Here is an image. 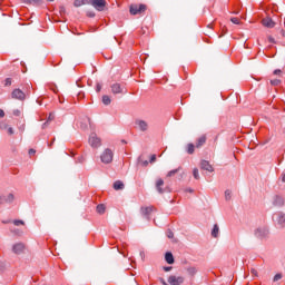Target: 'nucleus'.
Segmentation results:
<instances>
[{
	"label": "nucleus",
	"mask_w": 285,
	"mask_h": 285,
	"mask_svg": "<svg viewBox=\"0 0 285 285\" xmlns=\"http://www.w3.org/2000/svg\"><path fill=\"white\" fill-rule=\"evenodd\" d=\"M89 3L98 12H104V10H106V6H108V2H106V0H89Z\"/></svg>",
	"instance_id": "3"
},
{
	"label": "nucleus",
	"mask_w": 285,
	"mask_h": 285,
	"mask_svg": "<svg viewBox=\"0 0 285 285\" xmlns=\"http://www.w3.org/2000/svg\"><path fill=\"white\" fill-rule=\"evenodd\" d=\"M193 175H194V178L199 179V169L198 168H194L193 169Z\"/></svg>",
	"instance_id": "30"
},
{
	"label": "nucleus",
	"mask_w": 285,
	"mask_h": 285,
	"mask_svg": "<svg viewBox=\"0 0 285 285\" xmlns=\"http://www.w3.org/2000/svg\"><path fill=\"white\" fill-rule=\"evenodd\" d=\"M168 284H170V285H181V284H184V277L171 275V276L168 277Z\"/></svg>",
	"instance_id": "11"
},
{
	"label": "nucleus",
	"mask_w": 285,
	"mask_h": 285,
	"mask_svg": "<svg viewBox=\"0 0 285 285\" xmlns=\"http://www.w3.org/2000/svg\"><path fill=\"white\" fill-rule=\"evenodd\" d=\"M165 273H170V271H173V266H165L163 267Z\"/></svg>",
	"instance_id": "37"
},
{
	"label": "nucleus",
	"mask_w": 285,
	"mask_h": 285,
	"mask_svg": "<svg viewBox=\"0 0 285 285\" xmlns=\"http://www.w3.org/2000/svg\"><path fill=\"white\" fill-rule=\"evenodd\" d=\"M122 144H126V140H122Z\"/></svg>",
	"instance_id": "58"
},
{
	"label": "nucleus",
	"mask_w": 285,
	"mask_h": 285,
	"mask_svg": "<svg viewBox=\"0 0 285 285\" xmlns=\"http://www.w3.org/2000/svg\"><path fill=\"white\" fill-rule=\"evenodd\" d=\"M87 17H90L92 19L95 17V12L94 11H88Z\"/></svg>",
	"instance_id": "41"
},
{
	"label": "nucleus",
	"mask_w": 285,
	"mask_h": 285,
	"mask_svg": "<svg viewBox=\"0 0 285 285\" xmlns=\"http://www.w3.org/2000/svg\"><path fill=\"white\" fill-rule=\"evenodd\" d=\"M273 204L278 208H282V206H284V198L282 196H275Z\"/></svg>",
	"instance_id": "16"
},
{
	"label": "nucleus",
	"mask_w": 285,
	"mask_h": 285,
	"mask_svg": "<svg viewBox=\"0 0 285 285\" xmlns=\"http://www.w3.org/2000/svg\"><path fill=\"white\" fill-rule=\"evenodd\" d=\"M4 86H12V79L11 78H7L4 80Z\"/></svg>",
	"instance_id": "34"
},
{
	"label": "nucleus",
	"mask_w": 285,
	"mask_h": 285,
	"mask_svg": "<svg viewBox=\"0 0 285 285\" xmlns=\"http://www.w3.org/2000/svg\"><path fill=\"white\" fill-rule=\"evenodd\" d=\"M8 134H9V135H14V129H13L12 127H9V128H8Z\"/></svg>",
	"instance_id": "43"
},
{
	"label": "nucleus",
	"mask_w": 285,
	"mask_h": 285,
	"mask_svg": "<svg viewBox=\"0 0 285 285\" xmlns=\"http://www.w3.org/2000/svg\"><path fill=\"white\" fill-rule=\"evenodd\" d=\"M47 1H49V3H52V1H55V0H47Z\"/></svg>",
	"instance_id": "57"
},
{
	"label": "nucleus",
	"mask_w": 285,
	"mask_h": 285,
	"mask_svg": "<svg viewBox=\"0 0 285 285\" xmlns=\"http://www.w3.org/2000/svg\"><path fill=\"white\" fill-rule=\"evenodd\" d=\"M205 144H206V136H203V137L198 138L196 148H202V146H204Z\"/></svg>",
	"instance_id": "22"
},
{
	"label": "nucleus",
	"mask_w": 285,
	"mask_h": 285,
	"mask_svg": "<svg viewBox=\"0 0 285 285\" xmlns=\"http://www.w3.org/2000/svg\"><path fill=\"white\" fill-rule=\"evenodd\" d=\"M135 128H136V130H139L140 132H147V130L149 128L148 121L142 120V119H136Z\"/></svg>",
	"instance_id": "5"
},
{
	"label": "nucleus",
	"mask_w": 285,
	"mask_h": 285,
	"mask_svg": "<svg viewBox=\"0 0 285 285\" xmlns=\"http://www.w3.org/2000/svg\"><path fill=\"white\" fill-rule=\"evenodd\" d=\"M129 12L132 16L141 14L142 12H146V4H131L129 7Z\"/></svg>",
	"instance_id": "4"
},
{
	"label": "nucleus",
	"mask_w": 285,
	"mask_h": 285,
	"mask_svg": "<svg viewBox=\"0 0 285 285\" xmlns=\"http://www.w3.org/2000/svg\"><path fill=\"white\" fill-rule=\"evenodd\" d=\"M14 202V195L0 196V204H12Z\"/></svg>",
	"instance_id": "14"
},
{
	"label": "nucleus",
	"mask_w": 285,
	"mask_h": 285,
	"mask_svg": "<svg viewBox=\"0 0 285 285\" xmlns=\"http://www.w3.org/2000/svg\"><path fill=\"white\" fill-rule=\"evenodd\" d=\"M124 181H121V180H116L115 183H114V189L115 190H124Z\"/></svg>",
	"instance_id": "19"
},
{
	"label": "nucleus",
	"mask_w": 285,
	"mask_h": 285,
	"mask_svg": "<svg viewBox=\"0 0 285 285\" xmlns=\"http://www.w3.org/2000/svg\"><path fill=\"white\" fill-rule=\"evenodd\" d=\"M89 145L91 148H99L101 146V138H99L95 132L90 134Z\"/></svg>",
	"instance_id": "7"
},
{
	"label": "nucleus",
	"mask_w": 285,
	"mask_h": 285,
	"mask_svg": "<svg viewBox=\"0 0 285 285\" xmlns=\"http://www.w3.org/2000/svg\"><path fill=\"white\" fill-rule=\"evenodd\" d=\"M52 119H55V116L52 114H50L47 121L50 122V121H52Z\"/></svg>",
	"instance_id": "45"
},
{
	"label": "nucleus",
	"mask_w": 285,
	"mask_h": 285,
	"mask_svg": "<svg viewBox=\"0 0 285 285\" xmlns=\"http://www.w3.org/2000/svg\"><path fill=\"white\" fill-rule=\"evenodd\" d=\"M195 153V145L194 144H188L187 145V154L193 155Z\"/></svg>",
	"instance_id": "25"
},
{
	"label": "nucleus",
	"mask_w": 285,
	"mask_h": 285,
	"mask_svg": "<svg viewBox=\"0 0 285 285\" xmlns=\"http://www.w3.org/2000/svg\"><path fill=\"white\" fill-rule=\"evenodd\" d=\"M269 230L268 227L264 226V227H257L254 230V235L257 239H267L268 235H269Z\"/></svg>",
	"instance_id": "2"
},
{
	"label": "nucleus",
	"mask_w": 285,
	"mask_h": 285,
	"mask_svg": "<svg viewBox=\"0 0 285 285\" xmlns=\"http://www.w3.org/2000/svg\"><path fill=\"white\" fill-rule=\"evenodd\" d=\"M268 41H269V43H275V38L268 37Z\"/></svg>",
	"instance_id": "47"
},
{
	"label": "nucleus",
	"mask_w": 285,
	"mask_h": 285,
	"mask_svg": "<svg viewBox=\"0 0 285 285\" xmlns=\"http://www.w3.org/2000/svg\"><path fill=\"white\" fill-rule=\"evenodd\" d=\"M14 226H23V220L16 219L13 220Z\"/></svg>",
	"instance_id": "33"
},
{
	"label": "nucleus",
	"mask_w": 285,
	"mask_h": 285,
	"mask_svg": "<svg viewBox=\"0 0 285 285\" xmlns=\"http://www.w3.org/2000/svg\"><path fill=\"white\" fill-rule=\"evenodd\" d=\"M66 13V7H60V14Z\"/></svg>",
	"instance_id": "46"
},
{
	"label": "nucleus",
	"mask_w": 285,
	"mask_h": 285,
	"mask_svg": "<svg viewBox=\"0 0 285 285\" xmlns=\"http://www.w3.org/2000/svg\"><path fill=\"white\" fill-rule=\"evenodd\" d=\"M140 255H144V253H142V252H140Z\"/></svg>",
	"instance_id": "59"
},
{
	"label": "nucleus",
	"mask_w": 285,
	"mask_h": 285,
	"mask_svg": "<svg viewBox=\"0 0 285 285\" xmlns=\"http://www.w3.org/2000/svg\"><path fill=\"white\" fill-rule=\"evenodd\" d=\"M282 181L285 184V173L282 176Z\"/></svg>",
	"instance_id": "56"
},
{
	"label": "nucleus",
	"mask_w": 285,
	"mask_h": 285,
	"mask_svg": "<svg viewBox=\"0 0 285 285\" xmlns=\"http://www.w3.org/2000/svg\"><path fill=\"white\" fill-rule=\"evenodd\" d=\"M138 164L142 167L148 166V160H142L141 157L138 158Z\"/></svg>",
	"instance_id": "29"
},
{
	"label": "nucleus",
	"mask_w": 285,
	"mask_h": 285,
	"mask_svg": "<svg viewBox=\"0 0 285 285\" xmlns=\"http://www.w3.org/2000/svg\"><path fill=\"white\" fill-rule=\"evenodd\" d=\"M52 144H55V138L52 139L51 144H48L49 148H52Z\"/></svg>",
	"instance_id": "55"
},
{
	"label": "nucleus",
	"mask_w": 285,
	"mask_h": 285,
	"mask_svg": "<svg viewBox=\"0 0 285 285\" xmlns=\"http://www.w3.org/2000/svg\"><path fill=\"white\" fill-rule=\"evenodd\" d=\"M63 101H66V99L59 97V102H60V104H63Z\"/></svg>",
	"instance_id": "54"
},
{
	"label": "nucleus",
	"mask_w": 285,
	"mask_h": 285,
	"mask_svg": "<svg viewBox=\"0 0 285 285\" xmlns=\"http://www.w3.org/2000/svg\"><path fill=\"white\" fill-rule=\"evenodd\" d=\"M212 237H219V225L215 224L213 229H212Z\"/></svg>",
	"instance_id": "20"
},
{
	"label": "nucleus",
	"mask_w": 285,
	"mask_h": 285,
	"mask_svg": "<svg viewBox=\"0 0 285 285\" xmlns=\"http://www.w3.org/2000/svg\"><path fill=\"white\" fill-rule=\"evenodd\" d=\"M232 197H233V191H230V189L225 190L226 202H230Z\"/></svg>",
	"instance_id": "26"
},
{
	"label": "nucleus",
	"mask_w": 285,
	"mask_h": 285,
	"mask_svg": "<svg viewBox=\"0 0 285 285\" xmlns=\"http://www.w3.org/2000/svg\"><path fill=\"white\" fill-rule=\"evenodd\" d=\"M168 239H173L175 237V233H173V230L168 229L166 233Z\"/></svg>",
	"instance_id": "31"
},
{
	"label": "nucleus",
	"mask_w": 285,
	"mask_h": 285,
	"mask_svg": "<svg viewBox=\"0 0 285 285\" xmlns=\"http://www.w3.org/2000/svg\"><path fill=\"white\" fill-rule=\"evenodd\" d=\"M232 23H235V26H239V20L237 18L230 19Z\"/></svg>",
	"instance_id": "36"
},
{
	"label": "nucleus",
	"mask_w": 285,
	"mask_h": 285,
	"mask_svg": "<svg viewBox=\"0 0 285 285\" xmlns=\"http://www.w3.org/2000/svg\"><path fill=\"white\" fill-rule=\"evenodd\" d=\"M13 115H14L16 117H19V116L21 115V110L14 109V110H13Z\"/></svg>",
	"instance_id": "39"
},
{
	"label": "nucleus",
	"mask_w": 285,
	"mask_h": 285,
	"mask_svg": "<svg viewBox=\"0 0 285 285\" xmlns=\"http://www.w3.org/2000/svg\"><path fill=\"white\" fill-rule=\"evenodd\" d=\"M185 193H194L193 188L185 189Z\"/></svg>",
	"instance_id": "53"
},
{
	"label": "nucleus",
	"mask_w": 285,
	"mask_h": 285,
	"mask_svg": "<svg viewBox=\"0 0 285 285\" xmlns=\"http://www.w3.org/2000/svg\"><path fill=\"white\" fill-rule=\"evenodd\" d=\"M161 186H164V179L159 178L156 181V189H157V193H159V195H164V193H170V188L168 187L161 188Z\"/></svg>",
	"instance_id": "10"
},
{
	"label": "nucleus",
	"mask_w": 285,
	"mask_h": 285,
	"mask_svg": "<svg viewBox=\"0 0 285 285\" xmlns=\"http://www.w3.org/2000/svg\"><path fill=\"white\" fill-rule=\"evenodd\" d=\"M35 153H37V150H35V149H29V155H35Z\"/></svg>",
	"instance_id": "52"
},
{
	"label": "nucleus",
	"mask_w": 285,
	"mask_h": 285,
	"mask_svg": "<svg viewBox=\"0 0 285 285\" xmlns=\"http://www.w3.org/2000/svg\"><path fill=\"white\" fill-rule=\"evenodd\" d=\"M149 161H150V164H154V161H157V155H151Z\"/></svg>",
	"instance_id": "38"
},
{
	"label": "nucleus",
	"mask_w": 285,
	"mask_h": 285,
	"mask_svg": "<svg viewBox=\"0 0 285 285\" xmlns=\"http://www.w3.org/2000/svg\"><path fill=\"white\" fill-rule=\"evenodd\" d=\"M140 213L145 217V219H150V213H153V207H141Z\"/></svg>",
	"instance_id": "15"
},
{
	"label": "nucleus",
	"mask_w": 285,
	"mask_h": 285,
	"mask_svg": "<svg viewBox=\"0 0 285 285\" xmlns=\"http://www.w3.org/2000/svg\"><path fill=\"white\" fill-rule=\"evenodd\" d=\"M274 75H282V71L279 69H275Z\"/></svg>",
	"instance_id": "50"
},
{
	"label": "nucleus",
	"mask_w": 285,
	"mask_h": 285,
	"mask_svg": "<svg viewBox=\"0 0 285 285\" xmlns=\"http://www.w3.org/2000/svg\"><path fill=\"white\" fill-rule=\"evenodd\" d=\"M181 170V167H178L177 169H173L167 173V177H174V175H177V173Z\"/></svg>",
	"instance_id": "27"
},
{
	"label": "nucleus",
	"mask_w": 285,
	"mask_h": 285,
	"mask_svg": "<svg viewBox=\"0 0 285 285\" xmlns=\"http://www.w3.org/2000/svg\"><path fill=\"white\" fill-rule=\"evenodd\" d=\"M114 157L115 153H112V149L106 148L100 155V160L102 164H112Z\"/></svg>",
	"instance_id": "1"
},
{
	"label": "nucleus",
	"mask_w": 285,
	"mask_h": 285,
	"mask_svg": "<svg viewBox=\"0 0 285 285\" xmlns=\"http://www.w3.org/2000/svg\"><path fill=\"white\" fill-rule=\"evenodd\" d=\"M111 92L112 95H124L126 94V87H124L119 82H115L114 85H111Z\"/></svg>",
	"instance_id": "8"
},
{
	"label": "nucleus",
	"mask_w": 285,
	"mask_h": 285,
	"mask_svg": "<svg viewBox=\"0 0 285 285\" xmlns=\"http://www.w3.org/2000/svg\"><path fill=\"white\" fill-rule=\"evenodd\" d=\"M187 273L191 276L197 275V267H188Z\"/></svg>",
	"instance_id": "28"
},
{
	"label": "nucleus",
	"mask_w": 285,
	"mask_h": 285,
	"mask_svg": "<svg viewBox=\"0 0 285 285\" xmlns=\"http://www.w3.org/2000/svg\"><path fill=\"white\" fill-rule=\"evenodd\" d=\"M271 83H272V86H279V83H282V80L274 79V80H271Z\"/></svg>",
	"instance_id": "32"
},
{
	"label": "nucleus",
	"mask_w": 285,
	"mask_h": 285,
	"mask_svg": "<svg viewBox=\"0 0 285 285\" xmlns=\"http://www.w3.org/2000/svg\"><path fill=\"white\" fill-rule=\"evenodd\" d=\"M12 99H18V101H23L26 100V94L21 89H14L11 92Z\"/></svg>",
	"instance_id": "9"
},
{
	"label": "nucleus",
	"mask_w": 285,
	"mask_h": 285,
	"mask_svg": "<svg viewBox=\"0 0 285 285\" xmlns=\"http://www.w3.org/2000/svg\"><path fill=\"white\" fill-rule=\"evenodd\" d=\"M86 3H89L88 0H75L73 6L75 8H81V6H86Z\"/></svg>",
	"instance_id": "21"
},
{
	"label": "nucleus",
	"mask_w": 285,
	"mask_h": 285,
	"mask_svg": "<svg viewBox=\"0 0 285 285\" xmlns=\"http://www.w3.org/2000/svg\"><path fill=\"white\" fill-rule=\"evenodd\" d=\"M6 117V111H3V109H0V118Z\"/></svg>",
	"instance_id": "44"
},
{
	"label": "nucleus",
	"mask_w": 285,
	"mask_h": 285,
	"mask_svg": "<svg viewBox=\"0 0 285 285\" xmlns=\"http://www.w3.org/2000/svg\"><path fill=\"white\" fill-rule=\"evenodd\" d=\"M263 26H265V28H275V21L271 18H266L263 20Z\"/></svg>",
	"instance_id": "18"
},
{
	"label": "nucleus",
	"mask_w": 285,
	"mask_h": 285,
	"mask_svg": "<svg viewBox=\"0 0 285 285\" xmlns=\"http://www.w3.org/2000/svg\"><path fill=\"white\" fill-rule=\"evenodd\" d=\"M200 168H202V170H207V173H213L215 170L213 168V165H210V163L207 161V160H202L200 161Z\"/></svg>",
	"instance_id": "13"
},
{
	"label": "nucleus",
	"mask_w": 285,
	"mask_h": 285,
	"mask_svg": "<svg viewBox=\"0 0 285 285\" xmlns=\"http://www.w3.org/2000/svg\"><path fill=\"white\" fill-rule=\"evenodd\" d=\"M282 279V274H276L273 278V282H279Z\"/></svg>",
	"instance_id": "35"
},
{
	"label": "nucleus",
	"mask_w": 285,
	"mask_h": 285,
	"mask_svg": "<svg viewBox=\"0 0 285 285\" xmlns=\"http://www.w3.org/2000/svg\"><path fill=\"white\" fill-rule=\"evenodd\" d=\"M111 101L112 100L110 99V96H108V95L102 96V104L105 106H110Z\"/></svg>",
	"instance_id": "23"
},
{
	"label": "nucleus",
	"mask_w": 285,
	"mask_h": 285,
	"mask_svg": "<svg viewBox=\"0 0 285 285\" xmlns=\"http://www.w3.org/2000/svg\"><path fill=\"white\" fill-rule=\"evenodd\" d=\"M26 250V245L23 243H16L12 246V253H14V255H21V253H23Z\"/></svg>",
	"instance_id": "12"
},
{
	"label": "nucleus",
	"mask_w": 285,
	"mask_h": 285,
	"mask_svg": "<svg viewBox=\"0 0 285 285\" xmlns=\"http://www.w3.org/2000/svg\"><path fill=\"white\" fill-rule=\"evenodd\" d=\"M80 128H82V130H86V128H88V125L81 124V125H80Z\"/></svg>",
	"instance_id": "51"
},
{
	"label": "nucleus",
	"mask_w": 285,
	"mask_h": 285,
	"mask_svg": "<svg viewBox=\"0 0 285 285\" xmlns=\"http://www.w3.org/2000/svg\"><path fill=\"white\" fill-rule=\"evenodd\" d=\"M23 3H26L27 6H30V3H32V0H23Z\"/></svg>",
	"instance_id": "49"
},
{
	"label": "nucleus",
	"mask_w": 285,
	"mask_h": 285,
	"mask_svg": "<svg viewBox=\"0 0 285 285\" xmlns=\"http://www.w3.org/2000/svg\"><path fill=\"white\" fill-rule=\"evenodd\" d=\"M97 213H99V215H104L106 213V206L104 204L98 205Z\"/></svg>",
	"instance_id": "24"
},
{
	"label": "nucleus",
	"mask_w": 285,
	"mask_h": 285,
	"mask_svg": "<svg viewBox=\"0 0 285 285\" xmlns=\"http://www.w3.org/2000/svg\"><path fill=\"white\" fill-rule=\"evenodd\" d=\"M96 92H101V85H100V83H97V86H96Z\"/></svg>",
	"instance_id": "42"
},
{
	"label": "nucleus",
	"mask_w": 285,
	"mask_h": 285,
	"mask_svg": "<svg viewBox=\"0 0 285 285\" xmlns=\"http://www.w3.org/2000/svg\"><path fill=\"white\" fill-rule=\"evenodd\" d=\"M274 222L281 228H285V213L284 212H278V213L274 214Z\"/></svg>",
	"instance_id": "6"
},
{
	"label": "nucleus",
	"mask_w": 285,
	"mask_h": 285,
	"mask_svg": "<svg viewBox=\"0 0 285 285\" xmlns=\"http://www.w3.org/2000/svg\"><path fill=\"white\" fill-rule=\"evenodd\" d=\"M48 124H50V122H48V120H47L46 122H43V124H42V129L48 128Z\"/></svg>",
	"instance_id": "48"
},
{
	"label": "nucleus",
	"mask_w": 285,
	"mask_h": 285,
	"mask_svg": "<svg viewBox=\"0 0 285 285\" xmlns=\"http://www.w3.org/2000/svg\"><path fill=\"white\" fill-rule=\"evenodd\" d=\"M165 262H167V264H175V256H173V252H166Z\"/></svg>",
	"instance_id": "17"
},
{
	"label": "nucleus",
	"mask_w": 285,
	"mask_h": 285,
	"mask_svg": "<svg viewBox=\"0 0 285 285\" xmlns=\"http://www.w3.org/2000/svg\"><path fill=\"white\" fill-rule=\"evenodd\" d=\"M250 274H252L254 277H257V269L252 268V269H250Z\"/></svg>",
	"instance_id": "40"
}]
</instances>
